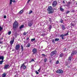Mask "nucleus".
I'll use <instances>...</instances> for the list:
<instances>
[{"label":"nucleus","mask_w":77,"mask_h":77,"mask_svg":"<svg viewBox=\"0 0 77 77\" xmlns=\"http://www.w3.org/2000/svg\"><path fill=\"white\" fill-rule=\"evenodd\" d=\"M47 11H48L49 14H53L54 12V10L52 8V7L51 6L48 7Z\"/></svg>","instance_id":"nucleus-1"},{"label":"nucleus","mask_w":77,"mask_h":77,"mask_svg":"<svg viewBox=\"0 0 77 77\" xmlns=\"http://www.w3.org/2000/svg\"><path fill=\"white\" fill-rule=\"evenodd\" d=\"M19 26V25L18 24V23L17 21H15L13 24V27L14 29L17 28Z\"/></svg>","instance_id":"nucleus-2"},{"label":"nucleus","mask_w":77,"mask_h":77,"mask_svg":"<svg viewBox=\"0 0 77 77\" xmlns=\"http://www.w3.org/2000/svg\"><path fill=\"white\" fill-rule=\"evenodd\" d=\"M67 35H68V32L66 34H62L60 35V37H61L62 39H64V36H67Z\"/></svg>","instance_id":"nucleus-3"},{"label":"nucleus","mask_w":77,"mask_h":77,"mask_svg":"<svg viewBox=\"0 0 77 77\" xmlns=\"http://www.w3.org/2000/svg\"><path fill=\"white\" fill-rule=\"evenodd\" d=\"M56 72L59 74H62L63 72V71L62 69H58L57 71Z\"/></svg>","instance_id":"nucleus-4"},{"label":"nucleus","mask_w":77,"mask_h":77,"mask_svg":"<svg viewBox=\"0 0 77 77\" xmlns=\"http://www.w3.org/2000/svg\"><path fill=\"white\" fill-rule=\"evenodd\" d=\"M57 3L56 1H54L53 3H52V6L53 7H56V5H57Z\"/></svg>","instance_id":"nucleus-5"},{"label":"nucleus","mask_w":77,"mask_h":77,"mask_svg":"<svg viewBox=\"0 0 77 77\" xmlns=\"http://www.w3.org/2000/svg\"><path fill=\"white\" fill-rule=\"evenodd\" d=\"M23 68V69H26V66L24 65V63H23L22 65L20 67V69H21Z\"/></svg>","instance_id":"nucleus-6"},{"label":"nucleus","mask_w":77,"mask_h":77,"mask_svg":"<svg viewBox=\"0 0 77 77\" xmlns=\"http://www.w3.org/2000/svg\"><path fill=\"white\" fill-rule=\"evenodd\" d=\"M20 47V45L18 44L16 45L15 46V50H19Z\"/></svg>","instance_id":"nucleus-7"},{"label":"nucleus","mask_w":77,"mask_h":77,"mask_svg":"<svg viewBox=\"0 0 77 77\" xmlns=\"http://www.w3.org/2000/svg\"><path fill=\"white\" fill-rule=\"evenodd\" d=\"M9 64H7L6 65H5L4 67V69H9Z\"/></svg>","instance_id":"nucleus-8"},{"label":"nucleus","mask_w":77,"mask_h":77,"mask_svg":"<svg viewBox=\"0 0 77 77\" xmlns=\"http://www.w3.org/2000/svg\"><path fill=\"white\" fill-rule=\"evenodd\" d=\"M15 40V38H13L12 40L10 41V44L11 46H12V44H14V40Z\"/></svg>","instance_id":"nucleus-9"},{"label":"nucleus","mask_w":77,"mask_h":77,"mask_svg":"<svg viewBox=\"0 0 77 77\" xmlns=\"http://www.w3.org/2000/svg\"><path fill=\"white\" fill-rule=\"evenodd\" d=\"M56 51H54L52 52L51 54V56H53V55L56 54Z\"/></svg>","instance_id":"nucleus-10"},{"label":"nucleus","mask_w":77,"mask_h":77,"mask_svg":"<svg viewBox=\"0 0 77 77\" xmlns=\"http://www.w3.org/2000/svg\"><path fill=\"white\" fill-rule=\"evenodd\" d=\"M32 52L33 54H36L37 53V49L36 48H33L32 49Z\"/></svg>","instance_id":"nucleus-11"},{"label":"nucleus","mask_w":77,"mask_h":77,"mask_svg":"<svg viewBox=\"0 0 77 77\" xmlns=\"http://www.w3.org/2000/svg\"><path fill=\"white\" fill-rule=\"evenodd\" d=\"M62 27V30H65V29H66V28H65V26L63 25H62L61 26Z\"/></svg>","instance_id":"nucleus-12"},{"label":"nucleus","mask_w":77,"mask_h":77,"mask_svg":"<svg viewBox=\"0 0 77 77\" xmlns=\"http://www.w3.org/2000/svg\"><path fill=\"white\" fill-rule=\"evenodd\" d=\"M28 26L29 27H31L32 26V23L31 22L28 23Z\"/></svg>","instance_id":"nucleus-13"},{"label":"nucleus","mask_w":77,"mask_h":77,"mask_svg":"<svg viewBox=\"0 0 77 77\" xmlns=\"http://www.w3.org/2000/svg\"><path fill=\"white\" fill-rule=\"evenodd\" d=\"M72 54L74 55V54H77V52L75 51H72Z\"/></svg>","instance_id":"nucleus-14"},{"label":"nucleus","mask_w":77,"mask_h":77,"mask_svg":"<svg viewBox=\"0 0 77 77\" xmlns=\"http://www.w3.org/2000/svg\"><path fill=\"white\" fill-rule=\"evenodd\" d=\"M6 74L5 73H4L2 74V77H6Z\"/></svg>","instance_id":"nucleus-15"},{"label":"nucleus","mask_w":77,"mask_h":77,"mask_svg":"<svg viewBox=\"0 0 77 77\" xmlns=\"http://www.w3.org/2000/svg\"><path fill=\"white\" fill-rule=\"evenodd\" d=\"M42 55L43 57H47V55H45L44 54H42Z\"/></svg>","instance_id":"nucleus-16"},{"label":"nucleus","mask_w":77,"mask_h":77,"mask_svg":"<svg viewBox=\"0 0 77 77\" xmlns=\"http://www.w3.org/2000/svg\"><path fill=\"white\" fill-rule=\"evenodd\" d=\"M60 11H62V12L63 11H64V9L62 8L61 7H60Z\"/></svg>","instance_id":"nucleus-17"},{"label":"nucleus","mask_w":77,"mask_h":77,"mask_svg":"<svg viewBox=\"0 0 77 77\" xmlns=\"http://www.w3.org/2000/svg\"><path fill=\"white\" fill-rule=\"evenodd\" d=\"M24 25H22L20 27V29H23V27H24Z\"/></svg>","instance_id":"nucleus-18"},{"label":"nucleus","mask_w":77,"mask_h":77,"mask_svg":"<svg viewBox=\"0 0 77 77\" xmlns=\"http://www.w3.org/2000/svg\"><path fill=\"white\" fill-rule=\"evenodd\" d=\"M21 49L22 51L24 50V48H23V46L22 45H21Z\"/></svg>","instance_id":"nucleus-19"},{"label":"nucleus","mask_w":77,"mask_h":77,"mask_svg":"<svg viewBox=\"0 0 77 77\" xmlns=\"http://www.w3.org/2000/svg\"><path fill=\"white\" fill-rule=\"evenodd\" d=\"M59 41V39L58 38H56L54 39V41Z\"/></svg>","instance_id":"nucleus-20"},{"label":"nucleus","mask_w":77,"mask_h":77,"mask_svg":"<svg viewBox=\"0 0 77 77\" xmlns=\"http://www.w3.org/2000/svg\"><path fill=\"white\" fill-rule=\"evenodd\" d=\"M27 47H30V44L28 43V44H27Z\"/></svg>","instance_id":"nucleus-21"},{"label":"nucleus","mask_w":77,"mask_h":77,"mask_svg":"<svg viewBox=\"0 0 77 77\" xmlns=\"http://www.w3.org/2000/svg\"><path fill=\"white\" fill-rule=\"evenodd\" d=\"M23 10H21V11H20L19 12V13L20 14H22V13H23Z\"/></svg>","instance_id":"nucleus-22"},{"label":"nucleus","mask_w":77,"mask_h":77,"mask_svg":"<svg viewBox=\"0 0 77 77\" xmlns=\"http://www.w3.org/2000/svg\"><path fill=\"white\" fill-rule=\"evenodd\" d=\"M35 41V38H34L33 39H32L31 40V42H33V41Z\"/></svg>","instance_id":"nucleus-23"},{"label":"nucleus","mask_w":77,"mask_h":77,"mask_svg":"<svg viewBox=\"0 0 77 77\" xmlns=\"http://www.w3.org/2000/svg\"><path fill=\"white\" fill-rule=\"evenodd\" d=\"M73 56H74V55L72 54V52L70 56V57H69V58H71V57H72Z\"/></svg>","instance_id":"nucleus-24"},{"label":"nucleus","mask_w":77,"mask_h":77,"mask_svg":"<svg viewBox=\"0 0 77 77\" xmlns=\"http://www.w3.org/2000/svg\"><path fill=\"white\" fill-rule=\"evenodd\" d=\"M47 60V58H45L44 60V62L45 63L46 62Z\"/></svg>","instance_id":"nucleus-25"},{"label":"nucleus","mask_w":77,"mask_h":77,"mask_svg":"<svg viewBox=\"0 0 77 77\" xmlns=\"http://www.w3.org/2000/svg\"><path fill=\"white\" fill-rule=\"evenodd\" d=\"M32 10H30L29 11V14H32Z\"/></svg>","instance_id":"nucleus-26"},{"label":"nucleus","mask_w":77,"mask_h":77,"mask_svg":"<svg viewBox=\"0 0 77 77\" xmlns=\"http://www.w3.org/2000/svg\"><path fill=\"white\" fill-rule=\"evenodd\" d=\"M60 57H62L63 56V54H60Z\"/></svg>","instance_id":"nucleus-27"},{"label":"nucleus","mask_w":77,"mask_h":77,"mask_svg":"<svg viewBox=\"0 0 77 77\" xmlns=\"http://www.w3.org/2000/svg\"><path fill=\"white\" fill-rule=\"evenodd\" d=\"M3 28L1 26H0V31H1L2 30H3Z\"/></svg>","instance_id":"nucleus-28"},{"label":"nucleus","mask_w":77,"mask_h":77,"mask_svg":"<svg viewBox=\"0 0 77 77\" xmlns=\"http://www.w3.org/2000/svg\"><path fill=\"white\" fill-rule=\"evenodd\" d=\"M4 61H0V64H2V63H3V62Z\"/></svg>","instance_id":"nucleus-29"},{"label":"nucleus","mask_w":77,"mask_h":77,"mask_svg":"<svg viewBox=\"0 0 77 77\" xmlns=\"http://www.w3.org/2000/svg\"><path fill=\"white\" fill-rule=\"evenodd\" d=\"M71 25L72 26H75V25L74 24L71 23Z\"/></svg>","instance_id":"nucleus-30"},{"label":"nucleus","mask_w":77,"mask_h":77,"mask_svg":"<svg viewBox=\"0 0 77 77\" xmlns=\"http://www.w3.org/2000/svg\"><path fill=\"white\" fill-rule=\"evenodd\" d=\"M59 62L58 60L56 62V64L57 65V64L59 63Z\"/></svg>","instance_id":"nucleus-31"},{"label":"nucleus","mask_w":77,"mask_h":77,"mask_svg":"<svg viewBox=\"0 0 77 77\" xmlns=\"http://www.w3.org/2000/svg\"><path fill=\"white\" fill-rule=\"evenodd\" d=\"M11 34V31H9L8 32V35H10Z\"/></svg>","instance_id":"nucleus-32"},{"label":"nucleus","mask_w":77,"mask_h":77,"mask_svg":"<svg viewBox=\"0 0 77 77\" xmlns=\"http://www.w3.org/2000/svg\"><path fill=\"white\" fill-rule=\"evenodd\" d=\"M52 42H53V44H55V42H54V39L52 40Z\"/></svg>","instance_id":"nucleus-33"},{"label":"nucleus","mask_w":77,"mask_h":77,"mask_svg":"<svg viewBox=\"0 0 77 77\" xmlns=\"http://www.w3.org/2000/svg\"><path fill=\"white\" fill-rule=\"evenodd\" d=\"M35 73L36 74H39V72H38L37 71H35Z\"/></svg>","instance_id":"nucleus-34"},{"label":"nucleus","mask_w":77,"mask_h":77,"mask_svg":"<svg viewBox=\"0 0 77 77\" xmlns=\"http://www.w3.org/2000/svg\"><path fill=\"white\" fill-rule=\"evenodd\" d=\"M2 59V61H3V60H4V58H0V60H1Z\"/></svg>","instance_id":"nucleus-35"},{"label":"nucleus","mask_w":77,"mask_h":77,"mask_svg":"<svg viewBox=\"0 0 77 77\" xmlns=\"http://www.w3.org/2000/svg\"><path fill=\"white\" fill-rule=\"evenodd\" d=\"M5 57H4V56H0V58H4Z\"/></svg>","instance_id":"nucleus-36"},{"label":"nucleus","mask_w":77,"mask_h":77,"mask_svg":"<svg viewBox=\"0 0 77 77\" xmlns=\"http://www.w3.org/2000/svg\"><path fill=\"white\" fill-rule=\"evenodd\" d=\"M70 11H67V12H66V14H68V13H69V12H70Z\"/></svg>","instance_id":"nucleus-37"},{"label":"nucleus","mask_w":77,"mask_h":77,"mask_svg":"<svg viewBox=\"0 0 77 77\" xmlns=\"http://www.w3.org/2000/svg\"><path fill=\"white\" fill-rule=\"evenodd\" d=\"M12 0H10V5H11V4H12Z\"/></svg>","instance_id":"nucleus-38"},{"label":"nucleus","mask_w":77,"mask_h":77,"mask_svg":"<svg viewBox=\"0 0 77 77\" xmlns=\"http://www.w3.org/2000/svg\"><path fill=\"white\" fill-rule=\"evenodd\" d=\"M12 2H13L14 3H15V2H16L15 1V0H12Z\"/></svg>","instance_id":"nucleus-39"},{"label":"nucleus","mask_w":77,"mask_h":77,"mask_svg":"<svg viewBox=\"0 0 77 77\" xmlns=\"http://www.w3.org/2000/svg\"><path fill=\"white\" fill-rule=\"evenodd\" d=\"M68 60H69V61H71V58H69L68 59Z\"/></svg>","instance_id":"nucleus-40"},{"label":"nucleus","mask_w":77,"mask_h":77,"mask_svg":"<svg viewBox=\"0 0 77 77\" xmlns=\"http://www.w3.org/2000/svg\"><path fill=\"white\" fill-rule=\"evenodd\" d=\"M27 34V33H26V32H24L23 33V35H26Z\"/></svg>","instance_id":"nucleus-41"},{"label":"nucleus","mask_w":77,"mask_h":77,"mask_svg":"<svg viewBox=\"0 0 77 77\" xmlns=\"http://www.w3.org/2000/svg\"><path fill=\"white\" fill-rule=\"evenodd\" d=\"M31 60L32 62H35V60H34V59H32Z\"/></svg>","instance_id":"nucleus-42"},{"label":"nucleus","mask_w":77,"mask_h":77,"mask_svg":"<svg viewBox=\"0 0 77 77\" xmlns=\"http://www.w3.org/2000/svg\"><path fill=\"white\" fill-rule=\"evenodd\" d=\"M30 0H28L27 2V3H29L30 2Z\"/></svg>","instance_id":"nucleus-43"},{"label":"nucleus","mask_w":77,"mask_h":77,"mask_svg":"<svg viewBox=\"0 0 77 77\" xmlns=\"http://www.w3.org/2000/svg\"><path fill=\"white\" fill-rule=\"evenodd\" d=\"M60 22V23H63V20H61V21Z\"/></svg>","instance_id":"nucleus-44"},{"label":"nucleus","mask_w":77,"mask_h":77,"mask_svg":"<svg viewBox=\"0 0 77 77\" xmlns=\"http://www.w3.org/2000/svg\"><path fill=\"white\" fill-rule=\"evenodd\" d=\"M4 18H6V16H4Z\"/></svg>","instance_id":"nucleus-45"},{"label":"nucleus","mask_w":77,"mask_h":77,"mask_svg":"<svg viewBox=\"0 0 77 77\" xmlns=\"http://www.w3.org/2000/svg\"><path fill=\"white\" fill-rule=\"evenodd\" d=\"M49 28V29H51V26H50Z\"/></svg>","instance_id":"nucleus-46"},{"label":"nucleus","mask_w":77,"mask_h":77,"mask_svg":"<svg viewBox=\"0 0 77 77\" xmlns=\"http://www.w3.org/2000/svg\"><path fill=\"white\" fill-rule=\"evenodd\" d=\"M40 68L38 70V72H40Z\"/></svg>","instance_id":"nucleus-47"},{"label":"nucleus","mask_w":77,"mask_h":77,"mask_svg":"<svg viewBox=\"0 0 77 77\" xmlns=\"http://www.w3.org/2000/svg\"><path fill=\"white\" fill-rule=\"evenodd\" d=\"M63 3L64 4H65V1H63Z\"/></svg>","instance_id":"nucleus-48"},{"label":"nucleus","mask_w":77,"mask_h":77,"mask_svg":"<svg viewBox=\"0 0 77 77\" xmlns=\"http://www.w3.org/2000/svg\"><path fill=\"white\" fill-rule=\"evenodd\" d=\"M3 39V37H2V38H1L0 40H2V39Z\"/></svg>","instance_id":"nucleus-49"},{"label":"nucleus","mask_w":77,"mask_h":77,"mask_svg":"<svg viewBox=\"0 0 77 77\" xmlns=\"http://www.w3.org/2000/svg\"><path fill=\"white\" fill-rule=\"evenodd\" d=\"M29 38H27L26 39V40H29Z\"/></svg>","instance_id":"nucleus-50"},{"label":"nucleus","mask_w":77,"mask_h":77,"mask_svg":"<svg viewBox=\"0 0 77 77\" xmlns=\"http://www.w3.org/2000/svg\"><path fill=\"white\" fill-rule=\"evenodd\" d=\"M2 43H3V42H2L0 41V44H2Z\"/></svg>","instance_id":"nucleus-51"},{"label":"nucleus","mask_w":77,"mask_h":77,"mask_svg":"<svg viewBox=\"0 0 77 77\" xmlns=\"http://www.w3.org/2000/svg\"><path fill=\"white\" fill-rule=\"evenodd\" d=\"M68 5H69V4H70V2H68Z\"/></svg>","instance_id":"nucleus-52"},{"label":"nucleus","mask_w":77,"mask_h":77,"mask_svg":"<svg viewBox=\"0 0 77 77\" xmlns=\"http://www.w3.org/2000/svg\"><path fill=\"white\" fill-rule=\"evenodd\" d=\"M32 60H31V61H29V63H31V62H32Z\"/></svg>","instance_id":"nucleus-53"},{"label":"nucleus","mask_w":77,"mask_h":77,"mask_svg":"<svg viewBox=\"0 0 77 77\" xmlns=\"http://www.w3.org/2000/svg\"><path fill=\"white\" fill-rule=\"evenodd\" d=\"M44 35H45V34H43L42 35L43 36H44Z\"/></svg>","instance_id":"nucleus-54"},{"label":"nucleus","mask_w":77,"mask_h":77,"mask_svg":"<svg viewBox=\"0 0 77 77\" xmlns=\"http://www.w3.org/2000/svg\"><path fill=\"white\" fill-rule=\"evenodd\" d=\"M50 63H51V60H50Z\"/></svg>","instance_id":"nucleus-55"},{"label":"nucleus","mask_w":77,"mask_h":77,"mask_svg":"<svg viewBox=\"0 0 77 77\" xmlns=\"http://www.w3.org/2000/svg\"><path fill=\"white\" fill-rule=\"evenodd\" d=\"M72 1L73 2H74V0H72Z\"/></svg>","instance_id":"nucleus-56"},{"label":"nucleus","mask_w":77,"mask_h":77,"mask_svg":"<svg viewBox=\"0 0 77 77\" xmlns=\"http://www.w3.org/2000/svg\"><path fill=\"white\" fill-rule=\"evenodd\" d=\"M76 5H77V3H76Z\"/></svg>","instance_id":"nucleus-57"},{"label":"nucleus","mask_w":77,"mask_h":77,"mask_svg":"<svg viewBox=\"0 0 77 77\" xmlns=\"http://www.w3.org/2000/svg\"><path fill=\"white\" fill-rule=\"evenodd\" d=\"M1 34H0V36H1Z\"/></svg>","instance_id":"nucleus-58"}]
</instances>
